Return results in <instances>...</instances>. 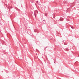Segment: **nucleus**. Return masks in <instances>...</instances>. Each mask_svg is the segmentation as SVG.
<instances>
[{
    "label": "nucleus",
    "instance_id": "nucleus-1",
    "mask_svg": "<svg viewBox=\"0 0 79 79\" xmlns=\"http://www.w3.org/2000/svg\"><path fill=\"white\" fill-rule=\"evenodd\" d=\"M34 32H37V30L36 29H34Z\"/></svg>",
    "mask_w": 79,
    "mask_h": 79
},
{
    "label": "nucleus",
    "instance_id": "nucleus-2",
    "mask_svg": "<svg viewBox=\"0 0 79 79\" xmlns=\"http://www.w3.org/2000/svg\"><path fill=\"white\" fill-rule=\"evenodd\" d=\"M45 21V20H43V21Z\"/></svg>",
    "mask_w": 79,
    "mask_h": 79
},
{
    "label": "nucleus",
    "instance_id": "nucleus-3",
    "mask_svg": "<svg viewBox=\"0 0 79 79\" xmlns=\"http://www.w3.org/2000/svg\"><path fill=\"white\" fill-rule=\"evenodd\" d=\"M13 8V7H10V8Z\"/></svg>",
    "mask_w": 79,
    "mask_h": 79
},
{
    "label": "nucleus",
    "instance_id": "nucleus-4",
    "mask_svg": "<svg viewBox=\"0 0 79 79\" xmlns=\"http://www.w3.org/2000/svg\"><path fill=\"white\" fill-rule=\"evenodd\" d=\"M35 16H36V15H35Z\"/></svg>",
    "mask_w": 79,
    "mask_h": 79
},
{
    "label": "nucleus",
    "instance_id": "nucleus-5",
    "mask_svg": "<svg viewBox=\"0 0 79 79\" xmlns=\"http://www.w3.org/2000/svg\"><path fill=\"white\" fill-rule=\"evenodd\" d=\"M2 72H3V71H2Z\"/></svg>",
    "mask_w": 79,
    "mask_h": 79
}]
</instances>
